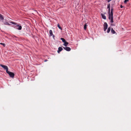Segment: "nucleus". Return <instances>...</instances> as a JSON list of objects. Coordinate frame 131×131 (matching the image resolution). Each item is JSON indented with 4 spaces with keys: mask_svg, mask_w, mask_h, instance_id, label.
<instances>
[{
    "mask_svg": "<svg viewBox=\"0 0 131 131\" xmlns=\"http://www.w3.org/2000/svg\"><path fill=\"white\" fill-rule=\"evenodd\" d=\"M113 8H112L111 10V12L110 13L108 12V19L111 20L110 22L111 23H113Z\"/></svg>",
    "mask_w": 131,
    "mask_h": 131,
    "instance_id": "1",
    "label": "nucleus"
},
{
    "mask_svg": "<svg viewBox=\"0 0 131 131\" xmlns=\"http://www.w3.org/2000/svg\"><path fill=\"white\" fill-rule=\"evenodd\" d=\"M0 66L6 70V72L8 71V68L7 66L2 64H1Z\"/></svg>",
    "mask_w": 131,
    "mask_h": 131,
    "instance_id": "2",
    "label": "nucleus"
},
{
    "mask_svg": "<svg viewBox=\"0 0 131 131\" xmlns=\"http://www.w3.org/2000/svg\"><path fill=\"white\" fill-rule=\"evenodd\" d=\"M7 73L9 74L10 76L12 78L14 77V74L13 72L8 71Z\"/></svg>",
    "mask_w": 131,
    "mask_h": 131,
    "instance_id": "3",
    "label": "nucleus"
},
{
    "mask_svg": "<svg viewBox=\"0 0 131 131\" xmlns=\"http://www.w3.org/2000/svg\"><path fill=\"white\" fill-rule=\"evenodd\" d=\"M14 27L19 30H21L22 28L21 26H19V25H18L15 26Z\"/></svg>",
    "mask_w": 131,
    "mask_h": 131,
    "instance_id": "4",
    "label": "nucleus"
},
{
    "mask_svg": "<svg viewBox=\"0 0 131 131\" xmlns=\"http://www.w3.org/2000/svg\"><path fill=\"white\" fill-rule=\"evenodd\" d=\"M108 25L106 22H105L104 25V31H105L107 28Z\"/></svg>",
    "mask_w": 131,
    "mask_h": 131,
    "instance_id": "5",
    "label": "nucleus"
},
{
    "mask_svg": "<svg viewBox=\"0 0 131 131\" xmlns=\"http://www.w3.org/2000/svg\"><path fill=\"white\" fill-rule=\"evenodd\" d=\"M63 48L64 49H65V50H66L67 51H70V50H71V48H70V47H63Z\"/></svg>",
    "mask_w": 131,
    "mask_h": 131,
    "instance_id": "6",
    "label": "nucleus"
},
{
    "mask_svg": "<svg viewBox=\"0 0 131 131\" xmlns=\"http://www.w3.org/2000/svg\"><path fill=\"white\" fill-rule=\"evenodd\" d=\"M63 50V48L61 47H59L58 48V50L57 52L58 53H59L60 52Z\"/></svg>",
    "mask_w": 131,
    "mask_h": 131,
    "instance_id": "7",
    "label": "nucleus"
},
{
    "mask_svg": "<svg viewBox=\"0 0 131 131\" xmlns=\"http://www.w3.org/2000/svg\"><path fill=\"white\" fill-rule=\"evenodd\" d=\"M49 35L50 36H51L53 35L52 31L51 30H49Z\"/></svg>",
    "mask_w": 131,
    "mask_h": 131,
    "instance_id": "8",
    "label": "nucleus"
},
{
    "mask_svg": "<svg viewBox=\"0 0 131 131\" xmlns=\"http://www.w3.org/2000/svg\"><path fill=\"white\" fill-rule=\"evenodd\" d=\"M101 15H102V18L104 19H106V16L104 14H102Z\"/></svg>",
    "mask_w": 131,
    "mask_h": 131,
    "instance_id": "9",
    "label": "nucleus"
},
{
    "mask_svg": "<svg viewBox=\"0 0 131 131\" xmlns=\"http://www.w3.org/2000/svg\"><path fill=\"white\" fill-rule=\"evenodd\" d=\"M64 43L63 45L65 47H66L67 46V45L68 44V43L66 41L64 42Z\"/></svg>",
    "mask_w": 131,
    "mask_h": 131,
    "instance_id": "10",
    "label": "nucleus"
},
{
    "mask_svg": "<svg viewBox=\"0 0 131 131\" xmlns=\"http://www.w3.org/2000/svg\"><path fill=\"white\" fill-rule=\"evenodd\" d=\"M4 19V17H3V15L0 14V19L1 20H3Z\"/></svg>",
    "mask_w": 131,
    "mask_h": 131,
    "instance_id": "11",
    "label": "nucleus"
},
{
    "mask_svg": "<svg viewBox=\"0 0 131 131\" xmlns=\"http://www.w3.org/2000/svg\"><path fill=\"white\" fill-rule=\"evenodd\" d=\"M111 32L113 34H115L116 33L115 31L113 30V28H112Z\"/></svg>",
    "mask_w": 131,
    "mask_h": 131,
    "instance_id": "12",
    "label": "nucleus"
},
{
    "mask_svg": "<svg viewBox=\"0 0 131 131\" xmlns=\"http://www.w3.org/2000/svg\"><path fill=\"white\" fill-rule=\"evenodd\" d=\"M110 5L109 4L107 6V8L108 9L109 12V13H110Z\"/></svg>",
    "mask_w": 131,
    "mask_h": 131,
    "instance_id": "13",
    "label": "nucleus"
},
{
    "mask_svg": "<svg viewBox=\"0 0 131 131\" xmlns=\"http://www.w3.org/2000/svg\"><path fill=\"white\" fill-rule=\"evenodd\" d=\"M57 26L59 29H60L61 30H62V28L60 26L59 24H58L57 25Z\"/></svg>",
    "mask_w": 131,
    "mask_h": 131,
    "instance_id": "14",
    "label": "nucleus"
},
{
    "mask_svg": "<svg viewBox=\"0 0 131 131\" xmlns=\"http://www.w3.org/2000/svg\"><path fill=\"white\" fill-rule=\"evenodd\" d=\"M111 27H109L108 28L107 30V32L108 33L110 32V30H111Z\"/></svg>",
    "mask_w": 131,
    "mask_h": 131,
    "instance_id": "15",
    "label": "nucleus"
},
{
    "mask_svg": "<svg viewBox=\"0 0 131 131\" xmlns=\"http://www.w3.org/2000/svg\"><path fill=\"white\" fill-rule=\"evenodd\" d=\"M60 39L61 40H62V42L64 43L66 41L63 38H61Z\"/></svg>",
    "mask_w": 131,
    "mask_h": 131,
    "instance_id": "16",
    "label": "nucleus"
},
{
    "mask_svg": "<svg viewBox=\"0 0 131 131\" xmlns=\"http://www.w3.org/2000/svg\"><path fill=\"white\" fill-rule=\"evenodd\" d=\"M87 26V24L86 23L84 25V28L85 30Z\"/></svg>",
    "mask_w": 131,
    "mask_h": 131,
    "instance_id": "17",
    "label": "nucleus"
},
{
    "mask_svg": "<svg viewBox=\"0 0 131 131\" xmlns=\"http://www.w3.org/2000/svg\"><path fill=\"white\" fill-rule=\"evenodd\" d=\"M4 24L5 25H9L10 24L8 22H5L4 23Z\"/></svg>",
    "mask_w": 131,
    "mask_h": 131,
    "instance_id": "18",
    "label": "nucleus"
},
{
    "mask_svg": "<svg viewBox=\"0 0 131 131\" xmlns=\"http://www.w3.org/2000/svg\"><path fill=\"white\" fill-rule=\"evenodd\" d=\"M0 44L1 45H2L4 47H5V44L4 43H0Z\"/></svg>",
    "mask_w": 131,
    "mask_h": 131,
    "instance_id": "19",
    "label": "nucleus"
},
{
    "mask_svg": "<svg viewBox=\"0 0 131 131\" xmlns=\"http://www.w3.org/2000/svg\"><path fill=\"white\" fill-rule=\"evenodd\" d=\"M129 1V0H125L124 1V3L125 4H126L127 2Z\"/></svg>",
    "mask_w": 131,
    "mask_h": 131,
    "instance_id": "20",
    "label": "nucleus"
},
{
    "mask_svg": "<svg viewBox=\"0 0 131 131\" xmlns=\"http://www.w3.org/2000/svg\"><path fill=\"white\" fill-rule=\"evenodd\" d=\"M11 23L13 24H15V25H16L17 24L15 23V22H12Z\"/></svg>",
    "mask_w": 131,
    "mask_h": 131,
    "instance_id": "21",
    "label": "nucleus"
},
{
    "mask_svg": "<svg viewBox=\"0 0 131 131\" xmlns=\"http://www.w3.org/2000/svg\"><path fill=\"white\" fill-rule=\"evenodd\" d=\"M106 1H107L108 2H110L112 0H106Z\"/></svg>",
    "mask_w": 131,
    "mask_h": 131,
    "instance_id": "22",
    "label": "nucleus"
},
{
    "mask_svg": "<svg viewBox=\"0 0 131 131\" xmlns=\"http://www.w3.org/2000/svg\"><path fill=\"white\" fill-rule=\"evenodd\" d=\"M123 7V6H122V5H120V7L121 8H122Z\"/></svg>",
    "mask_w": 131,
    "mask_h": 131,
    "instance_id": "23",
    "label": "nucleus"
},
{
    "mask_svg": "<svg viewBox=\"0 0 131 131\" xmlns=\"http://www.w3.org/2000/svg\"><path fill=\"white\" fill-rule=\"evenodd\" d=\"M48 61V60L46 59V60H45L44 61V62H46L47 61Z\"/></svg>",
    "mask_w": 131,
    "mask_h": 131,
    "instance_id": "24",
    "label": "nucleus"
},
{
    "mask_svg": "<svg viewBox=\"0 0 131 131\" xmlns=\"http://www.w3.org/2000/svg\"><path fill=\"white\" fill-rule=\"evenodd\" d=\"M52 37H53V38H54V35H53H53H52Z\"/></svg>",
    "mask_w": 131,
    "mask_h": 131,
    "instance_id": "25",
    "label": "nucleus"
},
{
    "mask_svg": "<svg viewBox=\"0 0 131 131\" xmlns=\"http://www.w3.org/2000/svg\"><path fill=\"white\" fill-rule=\"evenodd\" d=\"M111 25H112V26H115V25H114L113 24H111Z\"/></svg>",
    "mask_w": 131,
    "mask_h": 131,
    "instance_id": "26",
    "label": "nucleus"
}]
</instances>
